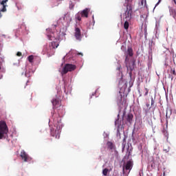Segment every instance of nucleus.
<instances>
[{"mask_svg": "<svg viewBox=\"0 0 176 176\" xmlns=\"http://www.w3.org/2000/svg\"><path fill=\"white\" fill-rule=\"evenodd\" d=\"M63 129V123L61 122V118L54 119V127L50 129V134L52 137L55 138L56 140L60 139V134Z\"/></svg>", "mask_w": 176, "mask_h": 176, "instance_id": "nucleus-1", "label": "nucleus"}, {"mask_svg": "<svg viewBox=\"0 0 176 176\" xmlns=\"http://www.w3.org/2000/svg\"><path fill=\"white\" fill-rule=\"evenodd\" d=\"M9 133V128L6 122L1 120L0 121V140H3L8 137V133Z\"/></svg>", "mask_w": 176, "mask_h": 176, "instance_id": "nucleus-2", "label": "nucleus"}, {"mask_svg": "<svg viewBox=\"0 0 176 176\" xmlns=\"http://www.w3.org/2000/svg\"><path fill=\"white\" fill-rule=\"evenodd\" d=\"M131 19H133V7L128 6V7H126V10L123 14V20L131 21Z\"/></svg>", "mask_w": 176, "mask_h": 176, "instance_id": "nucleus-3", "label": "nucleus"}, {"mask_svg": "<svg viewBox=\"0 0 176 176\" xmlns=\"http://www.w3.org/2000/svg\"><path fill=\"white\" fill-rule=\"evenodd\" d=\"M134 56V52L133 51V48L131 47H129L127 50L125 52V65L127 68H129V61H130V58L129 57H133Z\"/></svg>", "mask_w": 176, "mask_h": 176, "instance_id": "nucleus-4", "label": "nucleus"}, {"mask_svg": "<svg viewBox=\"0 0 176 176\" xmlns=\"http://www.w3.org/2000/svg\"><path fill=\"white\" fill-rule=\"evenodd\" d=\"M76 69V66L72 64H66L63 67L62 74H65L68 72H72V71H75Z\"/></svg>", "mask_w": 176, "mask_h": 176, "instance_id": "nucleus-5", "label": "nucleus"}, {"mask_svg": "<svg viewBox=\"0 0 176 176\" xmlns=\"http://www.w3.org/2000/svg\"><path fill=\"white\" fill-rule=\"evenodd\" d=\"M118 105L121 108H123V107L127 106V99L124 96H122V95H120L118 98Z\"/></svg>", "mask_w": 176, "mask_h": 176, "instance_id": "nucleus-6", "label": "nucleus"}, {"mask_svg": "<svg viewBox=\"0 0 176 176\" xmlns=\"http://www.w3.org/2000/svg\"><path fill=\"white\" fill-rule=\"evenodd\" d=\"M74 36L76 41H82V32L80 31V28L76 27L74 30Z\"/></svg>", "mask_w": 176, "mask_h": 176, "instance_id": "nucleus-7", "label": "nucleus"}, {"mask_svg": "<svg viewBox=\"0 0 176 176\" xmlns=\"http://www.w3.org/2000/svg\"><path fill=\"white\" fill-rule=\"evenodd\" d=\"M52 103L54 109H57V108H60V107H61V102H60V99H58V98H54L52 100Z\"/></svg>", "mask_w": 176, "mask_h": 176, "instance_id": "nucleus-8", "label": "nucleus"}, {"mask_svg": "<svg viewBox=\"0 0 176 176\" xmlns=\"http://www.w3.org/2000/svg\"><path fill=\"white\" fill-rule=\"evenodd\" d=\"M21 157L25 162H30L32 160V158L28 156V154H27L24 150L21 151Z\"/></svg>", "mask_w": 176, "mask_h": 176, "instance_id": "nucleus-9", "label": "nucleus"}, {"mask_svg": "<svg viewBox=\"0 0 176 176\" xmlns=\"http://www.w3.org/2000/svg\"><path fill=\"white\" fill-rule=\"evenodd\" d=\"M89 12H90V9L85 8V10H83L82 11H81L80 12V14L81 17H86V19H87V17H89Z\"/></svg>", "mask_w": 176, "mask_h": 176, "instance_id": "nucleus-10", "label": "nucleus"}, {"mask_svg": "<svg viewBox=\"0 0 176 176\" xmlns=\"http://www.w3.org/2000/svg\"><path fill=\"white\" fill-rule=\"evenodd\" d=\"M8 0H3L1 2V5H2L3 8L1 10H0V19L1 17H2V13H1V12H6V5H5V3H6V2H8Z\"/></svg>", "mask_w": 176, "mask_h": 176, "instance_id": "nucleus-11", "label": "nucleus"}, {"mask_svg": "<svg viewBox=\"0 0 176 176\" xmlns=\"http://www.w3.org/2000/svg\"><path fill=\"white\" fill-rule=\"evenodd\" d=\"M124 6L125 8H129V6H130L131 8H133V0H125Z\"/></svg>", "mask_w": 176, "mask_h": 176, "instance_id": "nucleus-12", "label": "nucleus"}, {"mask_svg": "<svg viewBox=\"0 0 176 176\" xmlns=\"http://www.w3.org/2000/svg\"><path fill=\"white\" fill-rule=\"evenodd\" d=\"M60 45V43L56 41L52 42L50 44V47H52V49H57L58 46Z\"/></svg>", "mask_w": 176, "mask_h": 176, "instance_id": "nucleus-13", "label": "nucleus"}, {"mask_svg": "<svg viewBox=\"0 0 176 176\" xmlns=\"http://www.w3.org/2000/svg\"><path fill=\"white\" fill-rule=\"evenodd\" d=\"M133 168V162L128 161L125 166V170H131Z\"/></svg>", "mask_w": 176, "mask_h": 176, "instance_id": "nucleus-14", "label": "nucleus"}, {"mask_svg": "<svg viewBox=\"0 0 176 176\" xmlns=\"http://www.w3.org/2000/svg\"><path fill=\"white\" fill-rule=\"evenodd\" d=\"M107 146L108 149H111V151L115 149V144H113V143L112 142L108 141L107 142Z\"/></svg>", "mask_w": 176, "mask_h": 176, "instance_id": "nucleus-15", "label": "nucleus"}, {"mask_svg": "<svg viewBox=\"0 0 176 176\" xmlns=\"http://www.w3.org/2000/svg\"><path fill=\"white\" fill-rule=\"evenodd\" d=\"M133 114H131V113H128L126 116V121L129 122V123H131L133 122Z\"/></svg>", "mask_w": 176, "mask_h": 176, "instance_id": "nucleus-16", "label": "nucleus"}, {"mask_svg": "<svg viewBox=\"0 0 176 176\" xmlns=\"http://www.w3.org/2000/svg\"><path fill=\"white\" fill-rule=\"evenodd\" d=\"M124 21H125L124 23V30H129V27H130V24L129 23V21H130L124 20Z\"/></svg>", "mask_w": 176, "mask_h": 176, "instance_id": "nucleus-17", "label": "nucleus"}, {"mask_svg": "<svg viewBox=\"0 0 176 176\" xmlns=\"http://www.w3.org/2000/svg\"><path fill=\"white\" fill-rule=\"evenodd\" d=\"M60 1H63V0H56V3L52 2L51 3V6L52 8H55V6H58V5H60Z\"/></svg>", "mask_w": 176, "mask_h": 176, "instance_id": "nucleus-18", "label": "nucleus"}, {"mask_svg": "<svg viewBox=\"0 0 176 176\" xmlns=\"http://www.w3.org/2000/svg\"><path fill=\"white\" fill-rule=\"evenodd\" d=\"M125 147H126V139H124L122 143V152H124Z\"/></svg>", "mask_w": 176, "mask_h": 176, "instance_id": "nucleus-19", "label": "nucleus"}, {"mask_svg": "<svg viewBox=\"0 0 176 176\" xmlns=\"http://www.w3.org/2000/svg\"><path fill=\"white\" fill-rule=\"evenodd\" d=\"M108 171H109V170H108V168H104L103 170H102V174H103V175H104V176H107V175H108Z\"/></svg>", "mask_w": 176, "mask_h": 176, "instance_id": "nucleus-20", "label": "nucleus"}, {"mask_svg": "<svg viewBox=\"0 0 176 176\" xmlns=\"http://www.w3.org/2000/svg\"><path fill=\"white\" fill-rule=\"evenodd\" d=\"M28 61L30 63H32L33 60H34V56L32 55H30L28 57Z\"/></svg>", "mask_w": 176, "mask_h": 176, "instance_id": "nucleus-21", "label": "nucleus"}, {"mask_svg": "<svg viewBox=\"0 0 176 176\" xmlns=\"http://www.w3.org/2000/svg\"><path fill=\"white\" fill-rule=\"evenodd\" d=\"M76 19L77 20H78V21H80L82 20V17L80 16V14H78L77 15H76Z\"/></svg>", "mask_w": 176, "mask_h": 176, "instance_id": "nucleus-22", "label": "nucleus"}, {"mask_svg": "<svg viewBox=\"0 0 176 176\" xmlns=\"http://www.w3.org/2000/svg\"><path fill=\"white\" fill-rule=\"evenodd\" d=\"M146 5V0H141V6H145Z\"/></svg>", "mask_w": 176, "mask_h": 176, "instance_id": "nucleus-23", "label": "nucleus"}, {"mask_svg": "<svg viewBox=\"0 0 176 176\" xmlns=\"http://www.w3.org/2000/svg\"><path fill=\"white\" fill-rule=\"evenodd\" d=\"M47 38H48V39H49L50 41H52V38H53V36H52V34H47Z\"/></svg>", "mask_w": 176, "mask_h": 176, "instance_id": "nucleus-24", "label": "nucleus"}, {"mask_svg": "<svg viewBox=\"0 0 176 176\" xmlns=\"http://www.w3.org/2000/svg\"><path fill=\"white\" fill-rule=\"evenodd\" d=\"M144 90L146 91L144 94V96H148V93L149 90L147 88H145Z\"/></svg>", "mask_w": 176, "mask_h": 176, "instance_id": "nucleus-25", "label": "nucleus"}, {"mask_svg": "<svg viewBox=\"0 0 176 176\" xmlns=\"http://www.w3.org/2000/svg\"><path fill=\"white\" fill-rule=\"evenodd\" d=\"M22 55H23V54H22L21 52H18L16 53V56H17L18 57H21Z\"/></svg>", "mask_w": 176, "mask_h": 176, "instance_id": "nucleus-26", "label": "nucleus"}, {"mask_svg": "<svg viewBox=\"0 0 176 176\" xmlns=\"http://www.w3.org/2000/svg\"><path fill=\"white\" fill-rule=\"evenodd\" d=\"M151 105H155V100H153V98H151Z\"/></svg>", "mask_w": 176, "mask_h": 176, "instance_id": "nucleus-27", "label": "nucleus"}, {"mask_svg": "<svg viewBox=\"0 0 176 176\" xmlns=\"http://www.w3.org/2000/svg\"><path fill=\"white\" fill-rule=\"evenodd\" d=\"M146 107H147V108H148V109H151V104H149L148 103H147L146 104Z\"/></svg>", "mask_w": 176, "mask_h": 176, "instance_id": "nucleus-28", "label": "nucleus"}, {"mask_svg": "<svg viewBox=\"0 0 176 176\" xmlns=\"http://www.w3.org/2000/svg\"><path fill=\"white\" fill-rule=\"evenodd\" d=\"M172 74H173V75H176L175 69H173V70L172 71Z\"/></svg>", "mask_w": 176, "mask_h": 176, "instance_id": "nucleus-29", "label": "nucleus"}, {"mask_svg": "<svg viewBox=\"0 0 176 176\" xmlns=\"http://www.w3.org/2000/svg\"><path fill=\"white\" fill-rule=\"evenodd\" d=\"M77 54H78V56H81L82 57V56H83V54H82V53H80V52L78 53Z\"/></svg>", "mask_w": 176, "mask_h": 176, "instance_id": "nucleus-30", "label": "nucleus"}, {"mask_svg": "<svg viewBox=\"0 0 176 176\" xmlns=\"http://www.w3.org/2000/svg\"><path fill=\"white\" fill-rule=\"evenodd\" d=\"M25 76H26V78H30V74H28V73H25Z\"/></svg>", "mask_w": 176, "mask_h": 176, "instance_id": "nucleus-31", "label": "nucleus"}, {"mask_svg": "<svg viewBox=\"0 0 176 176\" xmlns=\"http://www.w3.org/2000/svg\"><path fill=\"white\" fill-rule=\"evenodd\" d=\"M165 137H166V138H168V133H166Z\"/></svg>", "mask_w": 176, "mask_h": 176, "instance_id": "nucleus-32", "label": "nucleus"}, {"mask_svg": "<svg viewBox=\"0 0 176 176\" xmlns=\"http://www.w3.org/2000/svg\"><path fill=\"white\" fill-rule=\"evenodd\" d=\"M131 153L130 151H128V157H130Z\"/></svg>", "mask_w": 176, "mask_h": 176, "instance_id": "nucleus-33", "label": "nucleus"}, {"mask_svg": "<svg viewBox=\"0 0 176 176\" xmlns=\"http://www.w3.org/2000/svg\"><path fill=\"white\" fill-rule=\"evenodd\" d=\"M162 0H159V1L157 3V4H156V6H157V5H159V3H160V1H161Z\"/></svg>", "mask_w": 176, "mask_h": 176, "instance_id": "nucleus-34", "label": "nucleus"}, {"mask_svg": "<svg viewBox=\"0 0 176 176\" xmlns=\"http://www.w3.org/2000/svg\"><path fill=\"white\" fill-rule=\"evenodd\" d=\"M145 113H146V114L148 113V110H146V111H145Z\"/></svg>", "mask_w": 176, "mask_h": 176, "instance_id": "nucleus-35", "label": "nucleus"}, {"mask_svg": "<svg viewBox=\"0 0 176 176\" xmlns=\"http://www.w3.org/2000/svg\"><path fill=\"white\" fill-rule=\"evenodd\" d=\"M168 113L166 112V118H168Z\"/></svg>", "mask_w": 176, "mask_h": 176, "instance_id": "nucleus-36", "label": "nucleus"}, {"mask_svg": "<svg viewBox=\"0 0 176 176\" xmlns=\"http://www.w3.org/2000/svg\"><path fill=\"white\" fill-rule=\"evenodd\" d=\"M47 31H50V30H47Z\"/></svg>", "mask_w": 176, "mask_h": 176, "instance_id": "nucleus-37", "label": "nucleus"}, {"mask_svg": "<svg viewBox=\"0 0 176 176\" xmlns=\"http://www.w3.org/2000/svg\"><path fill=\"white\" fill-rule=\"evenodd\" d=\"M127 151H129V148H127Z\"/></svg>", "mask_w": 176, "mask_h": 176, "instance_id": "nucleus-38", "label": "nucleus"}, {"mask_svg": "<svg viewBox=\"0 0 176 176\" xmlns=\"http://www.w3.org/2000/svg\"><path fill=\"white\" fill-rule=\"evenodd\" d=\"M0 69H1V66H0Z\"/></svg>", "mask_w": 176, "mask_h": 176, "instance_id": "nucleus-39", "label": "nucleus"}]
</instances>
